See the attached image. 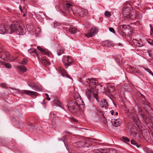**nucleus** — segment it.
Listing matches in <instances>:
<instances>
[{
  "mask_svg": "<svg viewBox=\"0 0 153 153\" xmlns=\"http://www.w3.org/2000/svg\"><path fill=\"white\" fill-rule=\"evenodd\" d=\"M88 143V141L85 140L79 141L74 143H73V146L76 148H80L83 146L84 147H88V143Z\"/></svg>",
  "mask_w": 153,
  "mask_h": 153,
  "instance_id": "obj_6",
  "label": "nucleus"
},
{
  "mask_svg": "<svg viewBox=\"0 0 153 153\" xmlns=\"http://www.w3.org/2000/svg\"><path fill=\"white\" fill-rule=\"evenodd\" d=\"M104 44L108 47H110L112 46V44L108 41H105L104 42Z\"/></svg>",
  "mask_w": 153,
  "mask_h": 153,
  "instance_id": "obj_35",
  "label": "nucleus"
},
{
  "mask_svg": "<svg viewBox=\"0 0 153 153\" xmlns=\"http://www.w3.org/2000/svg\"><path fill=\"white\" fill-rule=\"evenodd\" d=\"M79 15L81 16H82L84 15H86L87 13V10L84 9H81L78 10Z\"/></svg>",
  "mask_w": 153,
  "mask_h": 153,
  "instance_id": "obj_18",
  "label": "nucleus"
},
{
  "mask_svg": "<svg viewBox=\"0 0 153 153\" xmlns=\"http://www.w3.org/2000/svg\"><path fill=\"white\" fill-rule=\"evenodd\" d=\"M123 30H120V34L123 36H125L126 35V33L125 32L123 31Z\"/></svg>",
  "mask_w": 153,
  "mask_h": 153,
  "instance_id": "obj_48",
  "label": "nucleus"
},
{
  "mask_svg": "<svg viewBox=\"0 0 153 153\" xmlns=\"http://www.w3.org/2000/svg\"><path fill=\"white\" fill-rule=\"evenodd\" d=\"M37 48L40 51L44 53V55L49 56V53L48 51L38 46L37 47Z\"/></svg>",
  "mask_w": 153,
  "mask_h": 153,
  "instance_id": "obj_19",
  "label": "nucleus"
},
{
  "mask_svg": "<svg viewBox=\"0 0 153 153\" xmlns=\"http://www.w3.org/2000/svg\"><path fill=\"white\" fill-rule=\"evenodd\" d=\"M41 62L42 65L45 66H48L50 64V63L44 57H42L41 58Z\"/></svg>",
  "mask_w": 153,
  "mask_h": 153,
  "instance_id": "obj_20",
  "label": "nucleus"
},
{
  "mask_svg": "<svg viewBox=\"0 0 153 153\" xmlns=\"http://www.w3.org/2000/svg\"><path fill=\"white\" fill-rule=\"evenodd\" d=\"M107 91L108 93L112 95L116 94V91L115 89V87L113 85H109L107 86Z\"/></svg>",
  "mask_w": 153,
  "mask_h": 153,
  "instance_id": "obj_12",
  "label": "nucleus"
},
{
  "mask_svg": "<svg viewBox=\"0 0 153 153\" xmlns=\"http://www.w3.org/2000/svg\"><path fill=\"white\" fill-rule=\"evenodd\" d=\"M44 125L43 126V128L44 129L48 128L50 126V125L49 123L47 122H44Z\"/></svg>",
  "mask_w": 153,
  "mask_h": 153,
  "instance_id": "obj_38",
  "label": "nucleus"
},
{
  "mask_svg": "<svg viewBox=\"0 0 153 153\" xmlns=\"http://www.w3.org/2000/svg\"><path fill=\"white\" fill-rule=\"evenodd\" d=\"M121 140L125 142H129L130 141L129 139L127 137L124 136L122 137Z\"/></svg>",
  "mask_w": 153,
  "mask_h": 153,
  "instance_id": "obj_36",
  "label": "nucleus"
},
{
  "mask_svg": "<svg viewBox=\"0 0 153 153\" xmlns=\"http://www.w3.org/2000/svg\"><path fill=\"white\" fill-rule=\"evenodd\" d=\"M98 30V29L97 27H94L89 30L87 34L85 35L88 38L92 37L97 33Z\"/></svg>",
  "mask_w": 153,
  "mask_h": 153,
  "instance_id": "obj_7",
  "label": "nucleus"
},
{
  "mask_svg": "<svg viewBox=\"0 0 153 153\" xmlns=\"http://www.w3.org/2000/svg\"><path fill=\"white\" fill-rule=\"evenodd\" d=\"M129 17L127 18L131 19H135L137 16V12L136 11L131 12L128 15Z\"/></svg>",
  "mask_w": 153,
  "mask_h": 153,
  "instance_id": "obj_17",
  "label": "nucleus"
},
{
  "mask_svg": "<svg viewBox=\"0 0 153 153\" xmlns=\"http://www.w3.org/2000/svg\"><path fill=\"white\" fill-rule=\"evenodd\" d=\"M34 89L36 91H42V88L41 85L36 83Z\"/></svg>",
  "mask_w": 153,
  "mask_h": 153,
  "instance_id": "obj_24",
  "label": "nucleus"
},
{
  "mask_svg": "<svg viewBox=\"0 0 153 153\" xmlns=\"http://www.w3.org/2000/svg\"><path fill=\"white\" fill-rule=\"evenodd\" d=\"M23 10L24 11V14L23 15V16H25V13L26 12L27 9L25 6H23L22 7Z\"/></svg>",
  "mask_w": 153,
  "mask_h": 153,
  "instance_id": "obj_47",
  "label": "nucleus"
},
{
  "mask_svg": "<svg viewBox=\"0 0 153 153\" xmlns=\"http://www.w3.org/2000/svg\"><path fill=\"white\" fill-rule=\"evenodd\" d=\"M88 79V80H87L86 82H87L88 84H90L92 85H94L97 82H98L97 81H96L93 78Z\"/></svg>",
  "mask_w": 153,
  "mask_h": 153,
  "instance_id": "obj_23",
  "label": "nucleus"
},
{
  "mask_svg": "<svg viewBox=\"0 0 153 153\" xmlns=\"http://www.w3.org/2000/svg\"><path fill=\"white\" fill-rule=\"evenodd\" d=\"M144 69L146 71L151 74V75L153 76V73L149 69L145 68Z\"/></svg>",
  "mask_w": 153,
  "mask_h": 153,
  "instance_id": "obj_45",
  "label": "nucleus"
},
{
  "mask_svg": "<svg viewBox=\"0 0 153 153\" xmlns=\"http://www.w3.org/2000/svg\"><path fill=\"white\" fill-rule=\"evenodd\" d=\"M64 51V50L63 49L61 48L58 52V55L59 56L61 55L63 53Z\"/></svg>",
  "mask_w": 153,
  "mask_h": 153,
  "instance_id": "obj_41",
  "label": "nucleus"
},
{
  "mask_svg": "<svg viewBox=\"0 0 153 153\" xmlns=\"http://www.w3.org/2000/svg\"><path fill=\"white\" fill-rule=\"evenodd\" d=\"M134 74L138 76L140 78H141L142 76L141 74L140 71L137 69H136Z\"/></svg>",
  "mask_w": 153,
  "mask_h": 153,
  "instance_id": "obj_30",
  "label": "nucleus"
},
{
  "mask_svg": "<svg viewBox=\"0 0 153 153\" xmlns=\"http://www.w3.org/2000/svg\"><path fill=\"white\" fill-rule=\"evenodd\" d=\"M146 41L150 45H153V40L149 39H146Z\"/></svg>",
  "mask_w": 153,
  "mask_h": 153,
  "instance_id": "obj_44",
  "label": "nucleus"
},
{
  "mask_svg": "<svg viewBox=\"0 0 153 153\" xmlns=\"http://www.w3.org/2000/svg\"><path fill=\"white\" fill-rule=\"evenodd\" d=\"M27 84L28 86L34 89L36 83L35 82H28Z\"/></svg>",
  "mask_w": 153,
  "mask_h": 153,
  "instance_id": "obj_33",
  "label": "nucleus"
},
{
  "mask_svg": "<svg viewBox=\"0 0 153 153\" xmlns=\"http://www.w3.org/2000/svg\"><path fill=\"white\" fill-rule=\"evenodd\" d=\"M75 98V101L70 100L68 102V108L70 111L73 114H75L80 109V103L83 105L82 100L80 98Z\"/></svg>",
  "mask_w": 153,
  "mask_h": 153,
  "instance_id": "obj_3",
  "label": "nucleus"
},
{
  "mask_svg": "<svg viewBox=\"0 0 153 153\" xmlns=\"http://www.w3.org/2000/svg\"><path fill=\"white\" fill-rule=\"evenodd\" d=\"M27 62V59L25 58H24L22 62L20 63V64H22V65H26Z\"/></svg>",
  "mask_w": 153,
  "mask_h": 153,
  "instance_id": "obj_39",
  "label": "nucleus"
},
{
  "mask_svg": "<svg viewBox=\"0 0 153 153\" xmlns=\"http://www.w3.org/2000/svg\"><path fill=\"white\" fill-rule=\"evenodd\" d=\"M136 69L133 67H130L129 68L130 71L132 74H134Z\"/></svg>",
  "mask_w": 153,
  "mask_h": 153,
  "instance_id": "obj_40",
  "label": "nucleus"
},
{
  "mask_svg": "<svg viewBox=\"0 0 153 153\" xmlns=\"http://www.w3.org/2000/svg\"><path fill=\"white\" fill-rule=\"evenodd\" d=\"M135 102L137 106L138 107L137 110L138 116L140 117L143 121L146 122L147 115L149 114L148 110L151 109V107L149 105L148 102L146 100L143 102L141 105L144 109V110H143L140 108L141 103H140V101L137 99L135 100Z\"/></svg>",
  "mask_w": 153,
  "mask_h": 153,
  "instance_id": "obj_2",
  "label": "nucleus"
},
{
  "mask_svg": "<svg viewBox=\"0 0 153 153\" xmlns=\"http://www.w3.org/2000/svg\"><path fill=\"white\" fill-rule=\"evenodd\" d=\"M149 55L151 57L153 58V51H148Z\"/></svg>",
  "mask_w": 153,
  "mask_h": 153,
  "instance_id": "obj_46",
  "label": "nucleus"
},
{
  "mask_svg": "<svg viewBox=\"0 0 153 153\" xmlns=\"http://www.w3.org/2000/svg\"><path fill=\"white\" fill-rule=\"evenodd\" d=\"M5 66L6 67V68H10L12 67L11 65H10V64L9 63L5 64Z\"/></svg>",
  "mask_w": 153,
  "mask_h": 153,
  "instance_id": "obj_52",
  "label": "nucleus"
},
{
  "mask_svg": "<svg viewBox=\"0 0 153 153\" xmlns=\"http://www.w3.org/2000/svg\"><path fill=\"white\" fill-rule=\"evenodd\" d=\"M10 56V55L8 52L0 51V58H2L4 60H8Z\"/></svg>",
  "mask_w": 153,
  "mask_h": 153,
  "instance_id": "obj_11",
  "label": "nucleus"
},
{
  "mask_svg": "<svg viewBox=\"0 0 153 153\" xmlns=\"http://www.w3.org/2000/svg\"><path fill=\"white\" fill-rule=\"evenodd\" d=\"M123 11V15L125 16L126 17H129L128 15L131 12V11L129 8H124Z\"/></svg>",
  "mask_w": 153,
  "mask_h": 153,
  "instance_id": "obj_16",
  "label": "nucleus"
},
{
  "mask_svg": "<svg viewBox=\"0 0 153 153\" xmlns=\"http://www.w3.org/2000/svg\"><path fill=\"white\" fill-rule=\"evenodd\" d=\"M71 6L72 5L71 4L68 3H66L63 5V9L66 11V13H69L71 14L72 13H74L71 8ZM62 13H65L66 12L63 11L62 12Z\"/></svg>",
  "mask_w": 153,
  "mask_h": 153,
  "instance_id": "obj_9",
  "label": "nucleus"
},
{
  "mask_svg": "<svg viewBox=\"0 0 153 153\" xmlns=\"http://www.w3.org/2000/svg\"><path fill=\"white\" fill-rule=\"evenodd\" d=\"M130 132L131 134L134 137H136L137 136V132L136 128H133V129Z\"/></svg>",
  "mask_w": 153,
  "mask_h": 153,
  "instance_id": "obj_31",
  "label": "nucleus"
},
{
  "mask_svg": "<svg viewBox=\"0 0 153 153\" xmlns=\"http://www.w3.org/2000/svg\"><path fill=\"white\" fill-rule=\"evenodd\" d=\"M131 144L135 145V146H137V148H138L140 147V145L138 144L135 141L131 140Z\"/></svg>",
  "mask_w": 153,
  "mask_h": 153,
  "instance_id": "obj_34",
  "label": "nucleus"
},
{
  "mask_svg": "<svg viewBox=\"0 0 153 153\" xmlns=\"http://www.w3.org/2000/svg\"><path fill=\"white\" fill-rule=\"evenodd\" d=\"M21 1H23L24 2H25V1H26L27 0H20Z\"/></svg>",
  "mask_w": 153,
  "mask_h": 153,
  "instance_id": "obj_62",
  "label": "nucleus"
},
{
  "mask_svg": "<svg viewBox=\"0 0 153 153\" xmlns=\"http://www.w3.org/2000/svg\"><path fill=\"white\" fill-rule=\"evenodd\" d=\"M20 92L22 94H24L30 96H34L36 97L39 95V94L35 91H31L28 90H23Z\"/></svg>",
  "mask_w": 153,
  "mask_h": 153,
  "instance_id": "obj_10",
  "label": "nucleus"
},
{
  "mask_svg": "<svg viewBox=\"0 0 153 153\" xmlns=\"http://www.w3.org/2000/svg\"><path fill=\"white\" fill-rule=\"evenodd\" d=\"M109 30L110 32H112L114 33H116L113 27H110L109 28Z\"/></svg>",
  "mask_w": 153,
  "mask_h": 153,
  "instance_id": "obj_50",
  "label": "nucleus"
},
{
  "mask_svg": "<svg viewBox=\"0 0 153 153\" xmlns=\"http://www.w3.org/2000/svg\"><path fill=\"white\" fill-rule=\"evenodd\" d=\"M147 153H153V152L149 150V151H148V152H147Z\"/></svg>",
  "mask_w": 153,
  "mask_h": 153,
  "instance_id": "obj_60",
  "label": "nucleus"
},
{
  "mask_svg": "<svg viewBox=\"0 0 153 153\" xmlns=\"http://www.w3.org/2000/svg\"><path fill=\"white\" fill-rule=\"evenodd\" d=\"M70 119L73 122H77V121L74 118V117H71L70 118Z\"/></svg>",
  "mask_w": 153,
  "mask_h": 153,
  "instance_id": "obj_53",
  "label": "nucleus"
},
{
  "mask_svg": "<svg viewBox=\"0 0 153 153\" xmlns=\"http://www.w3.org/2000/svg\"><path fill=\"white\" fill-rule=\"evenodd\" d=\"M139 93L140 94V95L139 96V98H137L136 99H134V100H137L138 99V100H139L140 101V103H141V102L142 103H143V102H145V100H146L145 98L144 97V96L142 94H141L140 92H139Z\"/></svg>",
  "mask_w": 153,
  "mask_h": 153,
  "instance_id": "obj_22",
  "label": "nucleus"
},
{
  "mask_svg": "<svg viewBox=\"0 0 153 153\" xmlns=\"http://www.w3.org/2000/svg\"><path fill=\"white\" fill-rule=\"evenodd\" d=\"M59 140H62L63 142H64V144H65V146L66 148L69 151V153L71 152V149H70L68 144H66L65 142V140L62 138H59Z\"/></svg>",
  "mask_w": 153,
  "mask_h": 153,
  "instance_id": "obj_32",
  "label": "nucleus"
},
{
  "mask_svg": "<svg viewBox=\"0 0 153 153\" xmlns=\"http://www.w3.org/2000/svg\"><path fill=\"white\" fill-rule=\"evenodd\" d=\"M101 105L102 108H106L108 106V103L106 99H103L101 102Z\"/></svg>",
  "mask_w": 153,
  "mask_h": 153,
  "instance_id": "obj_26",
  "label": "nucleus"
},
{
  "mask_svg": "<svg viewBox=\"0 0 153 153\" xmlns=\"http://www.w3.org/2000/svg\"><path fill=\"white\" fill-rule=\"evenodd\" d=\"M118 115V113L117 112H115V115Z\"/></svg>",
  "mask_w": 153,
  "mask_h": 153,
  "instance_id": "obj_61",
  "label": "nucleus"
},
{
  "mask_svg": "<svg viewBox=\"0 0 153 153\" xmlns=\"http://www.w3.org/2000/svg\"><path fill=\"white\" fill-rule=\"evenodd\" d=\"M33 122H30L29 123V125H30L31 127L32 126Z\"/></svg>",
  "mask_w": 153,
  "mask_h": 153,
  "instance_id": "obj_57",
  "label": "nucleus"
},
{
  "mask_svg": "<svg viewBox=\"0 0 153 153\" xmlns=\"http://www.w3.org/2000/svg\"><path fill=\"white\" fill-rule=\"evenodd\" d=\"M111 122L113 125L115 127H118L120 125L121 123V121L120 119L116 120L112 119Z\"/></svg>",
  "mask_w": 153,
  "mask_h": 153,
  "instance_id": "obj_14",
  "label": "nucleus"
},
{
  "mask_svg": "<svg viewBox=\"0 0 153 153\" xmlns=\"http://www.w3.org/2000/svg\"><path fill=\"white\" fill-rule=\"evenodd\" d=\"M53 24L54 27H56L60 25V23L55 21L53 22Z\"/></svg>",
  "mask_w": 153,
  "mask_h": 153,
  "instance_id": "obj_43",
  "label": "nucleus"
},
{
  "mask_svg": "<svg viewBox=\"0 0 153 153\" xmlns=\"http://www.w3.org/2000/svg\"><path fill=\"white\" fill-rule=\"evenodd\" d=\"M117 46V45H118L119 46H122V44L121 43H119L118 44H116Z\"/></svg>",
  "mask_w": 153,
  "mask_h": 153,
  "instance_id": "obj_59",
  "label": "nucleus"
},
{
  "mask_svg": "<svg viewBox=\"0 0 153 153\" xmlns=\"http://www.w3.org/2000/svg\"><path fill=\"white\" fill-rule=\"evenodd\" d=\"M45 95L46 96V98L49 101L51 100V98L49 97V95L48 94L46 93L45 94Z\"/></svg>",
  "mask_w": 153,
  "mask_h": 153,
  "instance_id": "obj_55",
  "label": "nucleus"
},
{
  "mask_svg": "<svg viewBox=\"0 0 153 153\" xmlns=\"http://www.w3.org/2000/svg\"><path fill=\"white\" fill-rule=\"evenodd\" d=\"M53 105L59 106L62 108V105L61 103L59 101V99L57 98H55L53 100Z\"/></svg>",
  "mask_w": 153,
  "mask_h": 153,
  "instance_id": "obj_15",
  "label": "nucleus"
},
{
  "mask_svg": "<svg viewBox=\"0 0 153 153\" xmlns=\"http://www.w3.org/2000/svg\"><path fill=\"white\" fill-rule=\"evenodd\" d=\"M90 86V88L92 89L90 90L88 88L86 89L85 91V93L86 95L89 98L93 96L98 101V94L95 92L94 87H93V88H92V86Z\"/></svg>",
  "mask_w": 153,
  "mask_h": 153,
  "instance_id": "obj_4",
  "label": "nucleus"
},
{
  "mask_svg": "<svg viewBox=\"0 0 153 153\" xmlns=\"http://www.w3.org/2000/svg\"><path fill=\"white\" fill-rule=\"evenodd\" d=\"M100 149H95L94 150L93 152L94 153H97L100 152ZM101 150H103L102 149H101Z\"/></svg>",
  "mask_w": 153,
  "mask_h": 153,
  "instance_id": "obj_49",
  "label": "nucleus"
},
{
  "mask_svg": "<svg viewBox=\"0 0 153 153\" xmlns=\"http://www.w3.org/2000/svg\"><path fill=\"white\" fill-rule=\"evenodd\" d=\"M93 87L94 88L95 92L97 94L98 93H104L106 91V89L105 87L100 84L97 85Z\"/></svg>",
  "mask_w": 153,
  "mask_h": 153,
  "instance_id": "obj_8",
  "label": "nucleus"
},
{
  "mask_svg": "<svg viewBox=\"0 0 153 153\" xmlns=\"http://www.w3.org/2000/svg\"><path fill=\"white\" fill-rule=\"evenodd\" d=\"M59 70L61 73V75L63 76H65L68 78L72 79V78L68 74L67 71L65 69L61 67L59 68Z\"/></svg>",
  "mask_w": 153,
  "mask_h": 153,
  "instance_id": "obj_13",
  "label": "nucleus"
},
{
  "mask_svg": "<svg viewBox=\"0 0 153 153\" xmlns=\"http://www.w3.org/2000/svg\"><path fill=\"white\" fill-rule=\"evenodd\" d=\"M105 15L107 17H109L111 16V14L109 11H106L105 12Z\"/></svg>",
  "mask_w": 153,
  "mask_h": 153,
  "instance_id": "obj_42",
  "label": "nucleus"
},
{
  "mask_svg": "<svg viewBox=\"0 0 153 153\" xmlns=\"http://www.w3.org/2000/svg\"><path fill=\"white\" fill-rule=\"evenodd\" d=\"M134 44L137 47H141L143 46V44L141 41H138L135 40V42H133Z\"/></svg>",
  "mask_w": 153,
  "mask_h": 153,
  "instance_id": "obj_27",
  "label": "nucleus"
},
{
  "mask_svg": "<svg viewBox=\"0 0 153 153\" xmlns=\"http://www.w3.org/2000/svg\"><path fill=\"white\" fill-rule=\"evenodd\" d=\"M62 61L65 68L66 69L68 68V67L72 65L73 63L72 59L71 57L69 56H64Z\"/></svg>",
  "mask_w": 153,
  "mask_h": 153,
  "instance_id": "obj_5",
  "label": "nucleus"
},
{
  "mask_svg": "<svg viewBox=\"0 0 153 153\" xmlns=\"http://www.w3.org/2000/svg\"><path fill=\"white\" fill-rule=\"evenodd\" d=\"M65 133L69 134V132L68 131H67V132L66 131V132H65Z\"/></svg>",
  "mask_w": 153,
  "mask_h": 153,
  "instance_id": "obj_63",
  "label": "nucleus"
},
{
  "mask_svg": "<svg viewBox=\"0 0 153 153\" xmlns=\"http://www.w3.org/2000/svg\"><path fill=\"white\" fill-rule=\"evenodd\" d=\"M150 27H151V30H152V26L151 25H150Z\"/></svg>",
  "mask_w": 153,
  "mask_h": 153,
  "instance_id": "obj_64",
  "label": "nucleus"
},
{
  "mask_svg": "<svg viewBox=\"0 0 153 153\" xmlns=\"http://www.w3.org/2000/svg\"><path fill=\"white\" fill-rule=\"evenodd\" d=\"M108 152V153H117V151L113 148L109 149Z\"/></svg>",
  "mask_w": 153,
  "mask_h": 153,
  "instance_id": "obj_37",
  "label": "nucleus"
},
{
  "mask_svg": "<svg viewBox=\"0 0 153 153\" xmlns=\"http://www.w3.org/2000/svg\"><path fill=\"white\" fill-rule=\"evenodd\" d=\"M111 114L112 115H113L114 114V113H115V112H114V110H112L111 111Z\"/></svg>",
  "mask_w": 153,
  "mask_h": 153,
  "instance_id": "obj_58",
  "label": "nucleus"
},
{
  "mask_svg": "<svg viewBox=\"0 0 153 153\" xmlns=\"http://www.w3.org/2000/svg\"><path fill=\"white\" fill-rule=\"evenodd\" d=\"M126 127L130 131L133 129V128H135L134 124L133 123H128L126 125Z\"/></svg>",
  "mask_w": 153,
  "mask_h": 153,
  "instance_id": "obj_21",
  "label": "nucleus"
},
{
  "mask_svg": "<svg viewBox=\"0 0 153 153\" xmlns=\"http://www.w3.org/2000/svg\"><path fill=\"white\" fill-rule=\"evenodd\" d=\"M1 86L3 88H6L7 86L6 85V84L4 83H1L0 84Z\"/></svg>",
  "mask_w": 153,
  "mask_h": 153,
  "instance_id": "obj_51",
  "label": "nucleus"
},
{
  "mask_svg": "<svg viewBox=\"0 0 153 153\" xmlns=\"http://www.w3.org/2000/svg\"><path fill=\"white\" fill-rule=\"evenodd\" d=\"M19 8L20 10L21 11V13H23V14H22V15H23V14H24V11H23V9L22 7V6H21L20 5L19 6Z\"/></svg>",
  "mask_w": 153,
  "mask_h": 153,
  "instance_id": "obj_54",
  "label": "nucleus"
},
{
  "mask_svg": "<svg viewBox=\"0 0 153 153\" xmlns=\"http://www.w3.org/2000/svg\"><path fill=\"white\" fill-rule=\"evenodd\" d=\"M17 67L19 70L23 72H25L27 70L26 68L24 66H18Z\"/></svg>",
  "mask_w": 153,
  "mask_h": 153,
  "instance_id": "obj_29",
  "label": "nucleus"
},
{
  "mask_svg": "<svg viewBox=\"0 0 153 153\" xmlns=\"http://www.w3.org/2000/svg\"><path fill=\"white\" fill-rule=\"evenodd\" d=\"M36 49H34L33 51H31V54H32L33 53H35L36 54Z\"/></svg>",
  "mask_w": 153,
  "mask_h": 153,
  "instance_id": "obj_56",
  "label": "nucleus"
},
{
  "mask_svg": "<svg viewBox=\"0 0 153 153\" xmlns=\"http://www.w3.org/2000/svg\"><path fill=\"white\" fill-rule=\"evenodd\" d=\"M15 31L17 35H23L25 33L26 30L25 27L19 24L18 21L14 22L10 26L5 25L3 24L0 25V33L1 34H11Z\"/></svg>",
  "mask_w": 153,
  "mask_h": 153,
  "instance_id": "obj_1",
  "label": "nucleus"
},
{
  "mask_svg": "<svg viewBox=\"0 0 153 153\" xmlns=\"http://www.w3.org/2000/svg\"><path fill=\"white\" fill-rule=\"evenodd\" d=\"M69 32L71 34H75L77 32V29L75 27H70L69 30Z\"/></svg>",
  "mask_w": 153,
  "mask_h": 153,
  "instance_id": "obj_25",
  "label": "nucleus"
},
{
  "mask_svg": "<svg viewBox=\"0 0 153 153\" xmlns=\"http://www.w3.org/2000/svg\"><path fill=\"white\" fill-rule=\"evenodd\" d=\"M130 28V25H121L120 26V30H124L126 29H129Z\"/></svg>",
  "mask_w": 153,
  "mask_h": 153,
  "instance_id": "obj_28",
  "label": "nucleus"
}]
</instances>
